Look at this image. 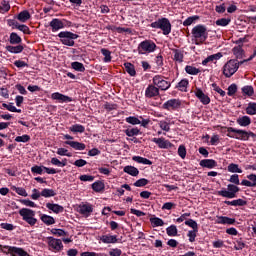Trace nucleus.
Returning <instances> with one entry per match:
<instances>
[{
	"label": "nucleus",
	"instance_id": "61",
	"mask_svg": "<svg viewBox=\"0 0 256 256\" xmlns=\"http://www.w3.org/2000/svg\"><path fill=\"white\" fill-rule=\"evenodd\" d=\"M178 155L181 157V159H185V157H187V148H185V145L179 146Z\"/></svg>",
	"mask_w": 256,
	"mask_h": 256
},
{
	"label": "nucleus",
	"instance_id": "51",
	"mask_svg": "<svg viewBox=\"0 0 256 256\" xmlns=\"http://www.w3.org/2000/svg\"><path fill=\"white\" fill-rule=\"evenodd\" d=\"M16 143H29L31 141V136L24 134L22 136H17L15 138Z\"/></svg>",
	"mask_w": 256,
	"mask_h": 256
},
{
	"label": "nucleus",
	"instance_id": "2",
	"mask_svg": "<svg viewBox=\"0 0 256 256\" xmlns=\"http://www.w3.org/2000/svg\"><path fill=\"white\" fill-rule=\"evenodd\" d=\"M192 41L195 45H203L209 39V32H207V27L202 24L196 25L192 31Z\"/></svg>",
	"mask_w": 256,
	"mask_h": 256
},
{
	"label": "nucleus",
	"instance_id": "52",
	"mask_svg": "<svg viewBox=\"0 0 256 256\" xmlns=\"http://www.w3.org/2000/svg\"><path fill=\"white\" fill-rule=\"evenodd\" d=\"M229 23H231L230 18H221V19L216 20V25L218 27H227V25H229Z\"/></svg>",
	"mask_w": 256,
	"mask_h": 256
},
{
	"label": "nucleus",
	"instance_id": "22",
	"mask_svg": "<svg viewBox=\"0 0 256 256\" xmlns=\"http://www.w3.org/2000/svg\"><path fill=\"white\" fill-rule=\"evenodd\" d=\"M16 19L20 23H27L31 19V13H29V10H23L17 15Z\"/></svg>",
	"mask_w": 256,
	"mask_h": 256
},
{
	"label": "nucleus",
	"instance_id": "34",
	"mask_svg": "<svg viewBox=\"0 0 256 256\" xmlns=\"http://www.w3.org/2000/svg\"><path fill=\"white\" fill-rule=\"evenodd\" d=\"M132 161L136 163H140L141 165H153V162L147 158H143L141 156H133Z\"/></svg>",
	"mask_w": 256,
	"mask_h": 256
},
{
	"label": "nucleus",
	"instance_id": "27",
	"mask_svg": "<svg viewBox=\"0 0 256 256\" xmlns=\"http://www.w3.org/2000/svg\"><path fill=\"white\" fill-rule=\"evenodd\" d=\"M23 49H25V47H23V45L21 44L17 46H11V45L6 46V51H8V53H14V54L23 53Z\"/></svg>",
	"mask_w": 256,
	"mask_h": 256
},
{
	"label": "nucleus",
	"instance_id": "38",
	"mask_svg": "<svg viewBox=\"0 0 256 256\" xmlns=\"http://www.w3.org/2000/svg\"><path fill=\"white\" fill-rule=\"evenodd\" d=\"M72 133H85V126L81 124H74L69 128Z\"/></svg>",
	"mask_w": 256,
	"mask_h": 256
},
{
	"label": "nucleus",
	"instance_id": "40",
	"mask_svg": "<svg viewBox=\"0 0 256 256\" xmlns=\"http://www.w3.org/2000/svg\"><path fill=\"white\" fill-rule=\"evenodd\" d=\"M92 189L96 193H101V191H103V189H105V184H103V182H101V181L94 182L92 184Z\"/></svg>",
	"mask_w": 256,
	"mask_h": 256
},
{
	"label": "nucleus",
	"instance_id": "59",
	"mask_svg": "<svg viewBox=\"0 0 256 256\" xmlns=\"http://www.w3.org/2000/svg\"><path fill=\"white\" fill-rule=\"evenodd\" d=\"M126 123H129L130 125H141V120L135 116H130L126 118Z\"/></svg>",
	"mask_w": 256,
	"mask_h": 256
},
{
	"label": "nucleus",
	"instance_id": "44",
	"mask_svg": "<svg viewBox=\"0 0 256 256\" xmlns=\"http://www.w3.org/2000/svg\"><path fill=\"white\" fill-rule=\"evenodd\" d=\"M150 223L153 227H163L165 225V222H163V219L161 218H150Z\"/></svg>",
	"mask_w": 256,
	"mask_h": 256
},
{
	"label": "nucleus",
	"instance_id": "55",
	"mask_svg": "<svg viewBox=\"0 0 256 256\" xmlns=\"http://www.w3.org/2000/svg\"><path fill=\"white\" fill-rule=\"evenodd\" d=\"M166 232L169 237H177V226L171 225L166 229Z\"/></svg>",
	"mask_w": 256,
	"mask_h": 256
},
{
	"label": "nucleus",
	"instance_id": "14",
	"mask_svg": "<svg viewBox=\"0 0 256 256\" xmlns=\"http://www.w3.org/2000/svg\"><path fill=\"white\" fill-rule=\"evenodd\" d=\"M51 99H53V101H58L59 103H71V101H73L71 97L59 92L52 93Z\"/></svg>",
	"mask_w": 256,
	"mask_h": 256
},
{
	"label": "nucleus",
	"instance_id": "39",
	"mask_svg": "<svg viewBox=\"0 0 256 256\" xmlns=\"http://www.w3.org/2000/svg\"><path fill=\"white\" fill-rule=\"evenodd\" d=\"M185 71L186 73H188V75H199V73H201V70H199V68L191 65H187L185 67Z\"/></svg>",
	"mask_w": 256,
	"mask_h": 256
},
{
	"label": "nucleus",
	"instance_id": "57",
	"mask_svg": "<svg viewBox=\"0 0 256 256\" xmlns=\"http://www.w3.org/2000/svg\"><path fill=\"white\" fill-rule=\"evenodd\" d=\"M160 129H162V131H166V133H169L171 131V127L169 126V123L165 120H161L158 123Z\"/></svg>",
	"mask_w": 256,
	"mask_h": 256
},
{
	"label": "nucleus",
	"instance_id": "1",
	"mask_svg": "<svg viewBox=\"0 0 256 256\" xmlns=\"http://www.w3.org/2000/svg\"><path fill=\"white\" fill-rule=\"evenodd\" d=\"M216 129H226L227 130V137H230L231 139H237L238 141H249V138L252 137V139L256 138V134L249 131L233 128V127H225V126H216Z\"/></svg>",
	"mask_w": 256,
	"mask_h": 256
},
{
	"label": "nucleus",
	"instance_id": "23",
	"mask_svg": "<svg viewBox=\"0 0 256 256\" xmlns=\"http://www.w3.org/2000/svg\"><path fill=\"white\" fill-rule=\"evenodd\" d=\"M221 57H223V53H221V52L212 54L202 61V65L205 66V65H207V63H211L213 61H219V59H221Z\"/></svg>",
	"mask_w": 256,
	"mask_h": 256
},
{
	"label": "nucleus",
	"instance_id": "25",
	"mask_svg": "<svg viewBox=\"0 0 256 256\" xmlns=\"http://www.w3.org/2000/svg\"><path fill=\"white\" fill-rule=\"evenodd\" d=\"M188 88H189V80L187 78L182 79L176 85V89H178V91H181L182 93H187Z\"/></svg>",
	"mask_w": 256,
	"mask_h": 256
},
{
	"label": "nucleus",
	"instance_id": "17",
	"mask_svg": "<svg viewBox=\"0 0 256 256\" xmlns=\"http://www.w3.org/2000/svg\"><path fill=\"white\" fill-rule=\"evenodd\" d=\"M10 256H31L27 251H25L23 248L13 246L10 249Z\"/></svg>",
	"mask_w": 256,
	"mask_h": 256
},
{
	"label": "nucleus",
	"instance_id": "33",
	"mask_svg": "<svg viewBox=\"0 0 256 256\" xmlns=\"http://www.w3.org/2000/svg\"><path fill=\"white\" fill-rule=\"evenodd\" d=\"M100 241L102 243H117V236L116 235H103L100 237Z\"/></svg>",
	"mask_w": 256,
	"mask_h": 256
},
{
	"label": "nucleus",
	"instance_id": "63",
	"mask_svg": "<svg viewBox=\"0 0 256 256\" xmlns=\"http://www.w3.org/2000/svg\"><path fill=\"white\" fill-rule=\"evenodd\" d=\"M237 93V84H231L229 87H228V92H227V95L229 97H233V95H235Z\"/></svg>",
	"mask_w": 256,
	"mask_h": 256
},
{
	"label": "nucleus",
	"instance_id": "13",
	"mask_svg": "<svg viewBox=\"0 0 256 256\" xmlns=\"http://www.w3.org/2000/svg\"><path fill=\"white\" fill-rule=\"evenodd\" d=\"M152 142L158 145L159 149H169L173 147V144L169 140H166L165 138H153Z\"/></svg>",
	"mask_w": 256,
	"mask_h": 256
},
{
	"label": "nucleus",
	"instance_id": "62",
	"mask_svg": "<svg viewBox=\"0 0 256 256\" xmlns=\"http://www.w3.org/2000/svg\"><path fill=\"white\" fill-rule=\"evenodd\" d=\"M199 231H195V230H189L187 237L189 238L190 243H195V239L197 237V233Z\"/></svg>",
	"mask_w": 256,
	"mask_h": 256
},
{
	"label": "nucleus",
	"instance_id": "21",
	"mask_svg": "<svg viewBox=\"0 0 256 256\" xmlns=\"http://www.w3.org/2000/svg\"><path fill=\"white\" fill-rule=\"evenodd\" d=\"M79 213L89 217L93 213V206L91 204H83L79 206Z\"/></svg>",
	"mask_w": 256,
	"mask_h": 256
},
{
	"label": "nucleus",
	"instance_id": "42",
	"mask_svg": "<svg viewBox=\"0 0 256 256\" xmlns=\"http://www.w3.org/2000/svg\"><path fill=\"white\" fill-rule=\"evenodd\" d=\"M195 21H199V16L198 15L188 17L183 22V25H184V27H189L190 25H193V23H195Z\"/></svg>",
	"mask_w": 256,
	"mask_h": 256
},
{
	"label": "nucleus",
	"instance_id": "28",
	"mask_svg": "<svg viewBox=\"0 0 256 256\" xmlns=\"http://www.w3.org/2000/svg\"><path fill=\"white\" fill-rule=\"evenodd\" d=\"M236 123H238L240 127H249V125H251V118L249 116H242L236 120Z\"/></svg>",
	"mask_w": 256,
	"mask_h": 256
},
{
	"label": "nucleus",
	"instance_id": "54",
	"mask_svg": "<svg viewBox=\"0 0 256 256\" xmlns=\"http://www.w3.org/2000/svg\"><path fill=\"white\" fill-rule=\"evenodd\" d=\"M183 52L181 50H174V61H177L178 63H183Z\"/></svg>",
	"mask_w": 256,
	"mask_h": 256
},
{
	"label": "nucleus",
	"instance_id": "4",
	"mask_svg": "<svg viewBox=\"0 0 256 256\" xmlns=\"http://www.w3.org/2000/svg\"><path fill=\"white\" fill-rule=\"evenodd\" d=\"M19 215L22 217L23 221L28 223L30 227H35L37 225V218H35V211L29 208H22L19 210Z\"/></svg>",
	"mask_w": 256,
	"mask_h": 256
},
{
	"label": "nucleus",
	"instance_id": "45",
	"mask_svg": "<svg viewBox=\"0 0 256 256\" xmlns=\"http://www.w3.org/2000/svg\"><path fill=\"white\" fill-rule=\"evenodd\" d=\"M72 69L75 71H79L80 73H84L85 71V66L81 62H72L71 64Z\"/></svg>",
	"mask_w": 256,
	"mask_h": 256
},
{
	"label": "nucleus",
	"instance_id": "18",
	"mask_svg": "<svg viewBox=\"0 0 256 256\" xmlns=\"http://www.w3.org/2000/svg\"><path fill=\"white\" fill-rule=\"evenodd\" d=\"M249 180H242L241 185L244 187H256V174H250L247 176Z\"/></svg>",
	"mask_w": 256,
	"mask_h": 256
},
{
	"label": "nucleus",
	"instance_id": "56",
	"mask_svg": "<svg viewBox=\"0 0 256 256\" xmlns=\"http://www.w3.org/2000/svg\"><path fill=\"white\" fill-rule=\"evenodd\" d=\"M234 249L235 251H242V249H245V242L242 239L236 240L234 242Z\"/></svg>",
	"mask_w": 256,
	"mask_h": 256
},
{
	"label": "nucleus",
	"instance_id": "5",
	"mask_svg": "<svg viewBox=\"0 0 256 256\" xmlns=\"http://www.w3.org/2000/svg\"><path fill=\"white\" fill-rule=\"evenodd\" d=\"M58 37L62 45H66L67 47H73L75 45V39H79V35L69 31L60 32Z\"/></svg>",
	"mask_w": 256,
	"mask_h": 256
},
{
	"label": "nucleus",
	"instance_id": "58",
	"mask_svg": "<svg viewBox=\"0 0 256 256\" xmlns=\"http://www.w3.org/2000/svg\"><path fill=\"white\" fill-rule=\"evenodd\" d=\"M57 155H60L61 157H73V154L65 148H58Z\"/></svg>",
	"mask_w": 256,
	"mask_h": 256
},
{
	"label": "nucleus",
	"instance_id": "60",
	"mask_svg": "<svg viewBox=\"0 0 256 256\" xmlns=\"http://www.w3.org/2000/svg\"><path fill=\"white\" fill-rule=\"evenodd\" d=\"M1 11L4 13H8V11L11 9V5L9 4V1L3 0L0 5Z\"/></svg>",
	"mask_w": 256,
	"mask_h": 256
},
{
	"label": "nucleus",
	"instance_id": "31",
	"mask_svg": "<svg viewBox=\"0 0 256 256\" xmlns=\"http://www.w3.org/2000/svg\"><path fill=\"white\" fill-rule=\"evenodd\" d=\"M123 171L132 177H137V175H139V169H137L135 166H125Z\"/></svg>",
	"mask_w": 256,
	"mask_h": 256
},
{
	"label": "nucleus",
	"instance_id": "50",
	"mask_svg": "<svg viewBox=\"0 0 256 256\" xmlns=\"http://www.w3.org/2000/svg\"><path fill=\"white\" fill-rule=\"evenodd\" d=\"M185 225H187L188 227H191V229H193V231H199V225L193 219L186 220Z\"/></svg>",
	"mask_w": 256,
	"mask_h": 256
},
{
	"label": "nucleus",
	"instance_id": "16",
	"mask_svg": "<svg viewBox=\"0 0 256 256\" xmlns=\"http://www.w3.org/2000/svg\"><path fill=\"white\" fill-rule=\"evenodd\" d=\"M216 223L218 225H235V219L227 216H218Z\"/></svg>",
	"mask_w": 256,
	"mask_h": 256
},
{
	"label": "nucleus",
	"instance_id": "41",
	"mask_svg": "<svg viewBox=\"0 0 256 256\" xmlns=\"http://www.w3.org/2000/svg\"><path fill=\"white\" fill-rule=\"evenodd\" d=\"M243 95H246L247 97H253L255 93V89H253V86H244L242 88Z\"/></svg>",
	"mask_w": 256,
	"mask_h": 256
},
{
	"label": "nucleus",
	"instance_id": "49",
	"mask_svg": "<svg viewBox=\"0 0 256 256\" xmlns=\"http://www.w3.org/2000/svg\"><path fill=\"white\" fill-rule=\"evenodd\" d=\"M12 191H15V193H17V195H21V197H27L28 195L27 190L23 187L12 186Z\"/></svg>",
	"mask_w": 256,
	"mask_h": 256
},
{
	"label": "nucleus",
	"instance_id": "12",
	"mask_svg": "<svg viewBox=\"0 0 256 256\" xmlns=\"http://www.w3.org/2000/svg\"><path fill=\"white\" fill-rule=\"evenodd\" d=\"M194 93L197 99H199L200 103H202V105H209V103H211V98H209V95L203 93V90H201V88H196Z\"/></svg>",
	"mask_w": 256,
	"mask_h": 256
},
{
	"label": "nucleus",
	"instance_id": "10",
	"mask_svg": "<svg viewBox=\"0 0 256 256\" xmlns=\"http://www.w3.org/2000/svg\"><path fill=\"white\" fill-rule=\"evenodd\" d=\"M47 243L50 251L59 252L63 250V242L61 239H55L53 237L47 238Z\"/></svg>",
	"mask_w": 256,
	"mask_h": 256
},
{
	"label": "nucleus",
	"instance_id": "3",
	"mask_svg": "<svg viewBox=\"0 0 256 256\" xmlns=\"http://www.w3.org/2000/svg\"><path fill=\"white\" fill-rule=\"evenodd\" d=\"M152 29H161L163 35H169L171 33V22L167 18H160L150 24Z\"/></svg>",
	"mask_w": 256,
	"mask_h": 256
},
{
	"label": "nucleus",
	"instance_id": "15",
	"mask_svg": "<svg viewBox=\"0 0 256 256\" xmlns=\"http://www.w3.org/2000/svg\"><path fill=\"white\" fill-rule=\"evenodd\" d=\"M145 97L152 99V97H159V88L155 84H150L145 90Z\"/></svg>",
	"mask_w": 256,
	"mask_h": 256
},
{
	"label": "nucleus",
	"instance_id": "35",
	"mask_svg": "<svg viewBox=\"0 0 256 256\" xmlns=\"http://www.w3.org/2000/svg\"><path fill=\"white\" fill-rule=\"evenodd\" d=\"M40 219L44 222L45 225H55V218L50 215L42 214Z\"/></svg>",
	"mask_w": 256,
	"mask_h": 256
},
{
	"label": "nucleus",
	"instance_id": "48",
	"mask_svg": "<svg viewBox=\"0 0 256 256\" xmlns=\"http://www.w3.org/2000/svg\"><path fill=\"white\" fill-rule=\"evenodd\" d=\"M101 53L104 56V63H111V51L108 49L102 48Z\"/></svg>",
	"mask_w": 256,
	"mask_h": 256
},
{
	"label": "nucleus",
	"instance_id": "7",
	"mask_svg": "<svg viewBox=\"0 0 256 256\" xmlns=\"http://www.w3.org/2000/svg\"><path fill=\"white\" fill-rule=\"evenodd\" d=\"M239 70V62L237 60H229L224 66H223V75L227 78L233 77L235 73Z\"/></svg>",
	"mask_w": 256,
	"mask_h": 256
},
{
	"label": "nucleus",
	"instance_id": "53",
	"mask_svg": "<svg viewBox=\"0 0 256 256\" xmlns=\"http://www.w3.org/2000/svg\"><path fill=\"white\" fill-rule=\"evenodd\" d=\"M139 133H140L139 128H131V129L125 130V134L127 135V137H135L139 135Z\"/></svg>",
	"mask_w": 256,
	"mask_h": 256
},
{
	"label": "nucleus",
	"instance_id": "36",
	"mask_svg": "<svg viewBox=\"0 0 256 256\" xmlns=\"http://www.w3.org/2000/svg\"><path fill=\"white\" fill-rule=\"evenodd\" d=\"M51 165H55L56 167H67V159H63L62 161L58 158H51Z\"/></svg>",
	"mask_w": 256,
	"mask_h": 256
},
{
	"label": "nucleus",
	"instance_id": "20",
	"mask_svg": "<svg viewBox=\"0 0 256 256\" xmlns=\"http://www.w3.org/2000/svg\"><path fill=\"white\" fill-rule=\"evenodd\" d=\"M46 207L49 211H52V213H56L59 214V213H63L64 211V208L63 206L59 205V204H55V203H46Z\"/></svg>",
	"mask_w": 256,
	"mask_h": 256
},
{
	"label": "nucleus",
	"instance_id": "32",
	"mask_svg": "<svg viewBox=\"0 0 256 256\" xmlns=\"http://www.w3.org/2000/svg\"><path fill=\"white\" fill-rule=\"evenodd\" d=\"M21 41H23V39H21V36L17 35V33L12 32L10 34V37H9L10 45H19Z\"/></svg>",
	"mask_w": 256,
	"mask_h": 256
},
{
	"label": "nucleus",
	"instance_id": "46",
	"mask_svg": "<svg viewBox=\"0 0 256 256\" xmlns=\"http://www.w3.org/2000/svg\"><path fill=\"white\" fill-rule=\"evenodd\" d=\"M228 171L229 173H243V170H241V168H239V165L235 163H231L228 165Z\"/></svg>",
	"mask_w": 256,
	"mask_h": 256
},
{
	"label": "nucleus",
	"instance_id": "24",
	"mask_svg": "<svg viewBox=\"0 0 256 256\" xmlns=\"http://www.w3.org/2000/svg\"><path fill=\"white\" fill-rule=\"evenodd\" d=\"M201 167H206V169H214L217 166V161L213 159H204L200 161Z\"/></svg>",
	"mask_w": 256,
	"mask_h": 256
},
{
	"label": "nucleus",
	"instance_id": "29",
	"mask_svg": "<svg viewBox=\"0 0 256 256\" xmlns=\"http://www.w3.org/2000/svg\"><path fill=\"white\" fill-rule=\"evenodd\" d=\"M124 69L130 77H135L137 75V71H135V66L129 62L124 63Z\"/></svg>",
	"mask_w": 256,
	"mask_h": 256
},
{
	"label": "nucleus",
	"instance_id": "43",
	"mask_svg": "<svg viewBox=\"0 0 256 256\" xmlns=\"http://www.w3.org/2000/svg\"><path fill=\"white\" fill-rule=\"evenodd\" d=\"M246 113H247V115H256V103L255 102L248 103V106L246 107Z\"/></svg>",
	"mask_w": 256,
	"mask_h": 256
},
{
	"label": "nucleus",
	"instance_id": "47",
	"mask_svg": "<svg viewBox=\"0 0 256 256\" xmlns=\"http://www.w3.org/2000/svg\"><path fill=\"white\" fill-rule=\"evenodd\" d=\"M243 53H244L243 47L236 46V47L233 48V54L235 55V57L237 59H243Z\"/></svg>",
	"mask_w": 256,
	"mask_h": 256
},
{
	"label": "nucleus",
	"instance_id": "11",
	"mask_svg": "<svg viewBox=\"0 0 256 256\" xmlns=\"http://www.w3.org/2000/svg\"><path fill=\"white\" fill-rule=\"evenodd\" d=\"M181 100L179 99H170L167 100L163 105L162 108L166 111H177V109H181Z\"/></svg>",
	"mask_w": 256,
	"mask_h": 256
},
{
	"label": "nucleus",
	"instance_id": "6",
	"mask_svg": "<svg viewBox=\"0 0 256 256\" xmlns=\"http://www.w3.org/2000/svg\"><path fill=\"white\" fill-rule=\"evenodd\" d=\"M157 44L153 40H144L138 45L139 55H149V53H155Z\"/></svg>",
	"mask_w": 256,
	"mask_h": 256
},
{
	"label": "nucleus",
	"instance_id": "26",
	"mask_svg": "<svg viewBox=\"0 0 256 256\" xmlns=\"http://www.w3.org/2000/svg\"><path fill=\"white\" fill-rule=\"evenodd\" d=\"M65 144L71 146L76 151H84L86 147L85 144L76 141H66Z\"/></svg>",
	"mask_w": 256,
	"mask_h": 256
},
{
	"label": "nucleus",
	"instance_id": "8",
	"mask_svg": "<svg viewBox=\"0 0 256 256\" xmlns=\"http://www.w3.org/2000/svg\"><path fill=\"white\" fill-rule=\"evenodd\" d=\"M152 83L160 91H167L168 89L171 88V82L165 80V76H163V75H155L152 78Z\"/></svg>",
	"mask_w": 256,
	"mask_h": 256
},
{
	"label": "nucleus",
	"instance_id": "37",
	"mask_svg": "<svg viewBox=\"0 0 256 256\" xmlns=\"http://www.w3.org/2000/svg\"><path fill=\"white\" fill-rule=\"evenodd\" d=\"M55 195H57V192H55L53 189L44 188L41 191V197H45L46 199L49 197H55Z\"/></svg>",
	"mask_w": 256,
	"mask_h": 256
},
{
	"label": "nucleus",
	"instance_id": "30",
	"mask_svg": "<svg viewBox=\"0 0 256 256\" xmlns=\"http://www.w3.org/2000/svg\"><path fill=\"white\" fill-rule=\"evenodd\" d=\"M225 205H232V207H243L247 205V201L243 199H237V200H232V201H225Z\"/></svg>",
	"mask_w": 256,
	"mask_h": 256
},
{
	"label": "nucleus",
	"instance_id": "9",
	"mask_svg": "<svg viewBox=\"0 0 256 256\" xmlns=\"http://www.w3.org/2000/svg\"><path fill=\"white\" fill-rule=\"evenodd\" d=\"M237 193H239V187L229 184L228 190H220L217 192V195H220V197H226L227 199H235V197H237Z\"/></svg>",
	"mask_w": 256,
	"mask_h": 256
},
{
	"label": "nucleus",
	"instance_id": "19",
	"mask_svg": "<svg viewBox=\"0 0 256 256\" xmlns=\"http://www.w3.org/2000/svg\"><path fill=\"white\" fill-rule=\"evenodd\" d=\"M50 27H51L53 33H55L56 31L63 29V27H65V25L63 24V21H61L60 19L54 18L50 22Z\"/></svg>",
	"mask_w": 256,
	"mask_h": 256
},
{
	"label": "nucleus",
	"instance_id": "64",
	"mask_svg": "<svg viewBox=\"0 0 256 256\" xmlns=\"http://www.w3.org/2000/svg\"><path fill=\"white\" fill-rule=\"evenodd\" d=\"M148 184H149V180L142 178V179L137 180L134 183V187H145V185H148Z\"/></svg>",
	"mask_w": 256,
	"mask_h": 256
}]
</instances>
